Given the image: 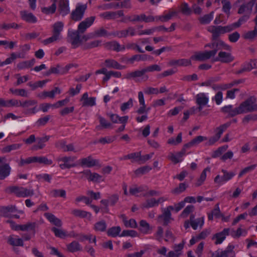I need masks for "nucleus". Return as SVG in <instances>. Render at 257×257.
Here are the masks:
<instances>
[{
    "instance_id": "f257e3e1",
    "label": "nucleus",
    "mask_w": 257,
    "mask_h": 257,
    "mask_svg": "<svg viewBox=\"0 0 257 257\" xmlns=\"http://www.w3.org/2000/svg\"><path fill=\"white\" fill-rule=\"evenodd\" d=\"M256 99L254 97H250L245 100L242 101L237 106L239 114L246 113L255 111L254 102Z\"/></svg>"
},
{
    "instance_id": "f03ea898",
    "label": "nucleus",
    "mask_w": 257,
    "mask_h": 257,
    "mask_svg": "<svg viewBox=\"0 0 257 257\" xmlns=\"http://www.w3.org/2000/svg\"><path fill=\"white\" fill-rule=\"evenodd\" d=\"M8 190L19 197H28L32 196L34 194L33 189L22 187L11 186L8 188Z\"/></svg>"
},
{
    "instance_id": "7ed1b4c3",
    "label": "nucleus",
    "mask_w": 257,
    "mask_h": 257,
    "mask_svg": "<svg viewBox=\"0 0 257 257\" xmlns=\"http://www.w3.org/2000/svg\"><path fill=\"white\" fill-rule=\"evenodd\" d=\"M222 175H217L214 179V183L218 186H221L231 180L235 175V173L233 172H228L224 169L221 170Z\"/></svg>"
},
{
    "instance_id": "20e7f679",
    "label": "nucleus",
    "mask_w": 257,
    "mask_h": 257,
    "mask_svg": "<svg viewBox=\"0 0 257 257\" xmlns=\"http://www.w3.org/2000/svg\"><path fill=\"white\" fill-rule=\"evenodd\" d=\"M217 49L211 51H205L203 52H197L191 57L192 60L203 61L214 56L217 53Z\"/></svg>"
},
{
    "instance_id": "39448f33",
    "label": "nucleus",
    "mask_w": 257,
    "mask_h": 257,
    "mask_svg": "<svg viewBox=\"0 0 257 257\" xmlns=\"http://www.w3.org/2000/svg\"><path fill=\"white\" fill-rule=\"evenodd\" d=\"M233 249V245H229L224 250L218 249L213 252L210 257H233L235 255Z\"/></svg>"
},
{
    "instance_id": "423d86ee",
    "label": "nucleus",
    "mask_w": 257,
    "mask_h": 257,
    "mask_svg": "<svg viewBox=\"0 0 257 257\" xmlns=\"http://www.w3.org/2000/svg\"><path fill=\"white\" fill-rule=\"evenodd\" d=\"M86 8L85 5L78 4L75 9L72 12L71 14L72 19L75 21L81 20L83 17Z\"/></svg>"
},
{
    "instance_id": "0eeeda50",
    "label": "nucleus",
    "mask_w": 257,
    "mask_h": 257,
    "mask_svg": "<svg viewBox=\"0 0 257 257\" xmlns=\"http://www.w3.org/2000/svg\"><path fill=\"white\" fill-rule=\"evenodd\" d=\"M207 31L212 35L213 40L216 39L220 34L228 33L227 27L226 26H210L207 27Z\"/></svg>"
},
{
    "instance_id": "6e6552de",
    "label": "nucleus",
    "mask_w": 257,
    "mask_h": 257,
    "mask_svg": "<svg viewBox=\"0 0 257 257\" xmlns=\"http://www.w3.org/2000/svg\"><path fill=\"white\" fill-rule=\"evenodd\" d=\"M184 244V241L179 244H174L173 247V250L169 251L166 255V257H180L182 256Z\"/></svg>"
},
{
    "instance_id": "1a4fd4ad",
    "label": "nucleus",
    "mask_w": 257,
    "mask_h": 257,
    "mask_svg": "<svg viewBox=\"0 0 257 257\" xmlns=\"http://www.w3.org/2000/svg\"><path fill=\"white\" fill-rule=\"evenodd\" d=\"M255 3V1L254 0H251L241 5L238 10V13L239 14L250 16Z\"/></svg>"
},
{
    "instance_id": "9d476101",
    "label": "nucleus",
    "mask_w": 257,
    "mask_h": 257,
    "mask_svg": "<svg viewBox=\"0 0 257 257\" xmlns=\"http://www.w3.org/2000/svg\"><path fill=\"white\" fill-rule=\"evenodd\" d=\"M230 229L229 228H224L222 231L215 233L212 237L215 240V244H221L225 239L226 236L229 234Z\"/></svg>"
},
{
    "instance_id": "9b49d317",
    "label": "nucleus",
    "mask_w": 257,
    "mask_h": 257,
    "mask_svg": "<svg viewBox=\"0 0 257 257\" xmlns=\"http://www.w3.org/2000/svg\"><path fill=\"white\" fill-rule=\"evenodd\" d=\"M95 19L94 16H91L85 19L84 21H82L78 26L77 30L80 33H83L85 31L89 28L94 23Z\"/></svg>"
},
{
    "instance_id": "f8f14e48",
    "label": "nucleus",
    "mask_w": 257,
    "mask_h": 257,
    "mask_svg": "<svg viewBox=\"0 0 257 257\" xmlns=\"http://www.w3.org/2000/svg\"><path fill=\"white\" fill-rule=\"evenodd\" d=\"M174 210L173 206H169L166 208H164L162 214L159 215V218L163 219L164 225H167L172 219L171 211Z\"/></svg>"
},
{
    "instance_id": "ddd939ff",
    "label": "nucleus",
    "mask_w": 257,
    "mask_h": 257,
    "mask_svg": "<svg viewBox=\"0 0 257 257\" xmlns=\"http://www.w3.org/2000/svg\"><path fill=\"white\" fill-rule=\"evenodd\" d=\"M101 18L106 20H114L120 17L124 16L123 12L119 10L117 12H106L99 15Z\"/></svg>"
},
{
    "instance_id": "4468645a",
    "label": "nucleus",
    "mask_w": 257,
    "mask_h": 257,
    "mask_svg": "<svg viewBox=\"0 0 257 257\" xmlns=\"http://www.w3.org/2000/svg\"><path fill=\"white\" fill-rule=\"evenodd\" d=\"M190 225L194 230H197L198 228H202L204 223V217H201L195 219V215L191 214L190 217Z\"/></svg>"
},
{
    "instance_id": "2eb2a0df",
    "label": "nucleus",
    "mask_w": 257,
    "mask_h": 257,
    "mask_svg": "<svg viewBox=\"0 0 257 257\" xmlns=\"http://www.w3.org/2000/svg\"><path fill=\"white\" fill-rule=\"evenodd\" d=\"M75 160V158L74 157H64L58 159V161H62L64 162V163L60 164L59 167L62 169L75 167V165L73 163Z\"/></svg>"
},
{
    "instance_id": "dca6fc26",
    "label": "nucleus",
    "mask_w": 257,
    "mask_h": 257,
    "mask_svg": "<svg viewBox=\"0 0 257 257\" xmlns=\"http://www.w3.org/2000/svg\"><path fill=\"white\" fill-rule=\"evenodd\" d=\"M233 57L230 53L220 51L218 56L213 59V61H220L222 63H229L232 61Z\"/></svg>"
},
{
    "instance_id": "f3484780",
    "label": "nucleus",
    "mask_w": 257,
    "mask_h": 257,
    "mask_svg": "<svg viewBox=\"0 0 257 257\" xmlns=\"http://www.w3.org/2000/svg\"><path fill=\"white\" fill-rule=\"evenodd\" d=\"M80 33L78 30L74 31H69L68 36L70 39V42L73 48H77L80 43L79 34Z\"/></svg>"
},
{
    "instance_id": "a211bd4d",
    "label": "nucleus",
    "mask_w": 257,
    "mask_h": 257,
    "mask_svg": "<svg viewBox=\"0 0 257 257\" xmlns=\"http://www.w3.org/2000/svg\"><path fill=\"white\" fill-rule=\"evenodd\" d=\"M58 11L63 16H66L70 12L68 0H60L58 4Z\"/></svg>"
},
{
    "instance_id": "6ab92c4d",
    "label": "nucleus",
    "mask_w": 257,
    "mask_h": 257,
    "mask_svg": "<svg viewBox=\"0 0 257 257\" xmlns=\"http://www.w3.org/2000/svg\"><path fill=\"white\" fill-rule=\"evenodd\" d=\"M221 111L227 114L229 117H233L239 114L237 107H233V105L231 104L222 107Z\"/></svg>"
},
{
    "instance_id": "aec40b11",
    "label": "nucleus",
    "mask_w": 257,
    "mask_h": 257,
    "mask_svg": "<svg viewBox=\"0 0 257 257\" xmlns=\"http://www.w3.org/2000/svg\"><path fill=\"white\" fill-rule=\"evenodd\" d=\"M208 47L211 49H217V51L221 48H223L225 50H229L230 49V47L224 43V42H223L221 40H218L216 42H213L211 44H208L205 46V47Z\"/></svg>"
},
{
    "instance_id": "412c9836",
    "label": "nucleus",
    "mask_w": 257,
    "mask_h": 257,
    "mask_svg": "<svg viewBox=\"0 0 257 257\" xmlns=\"http://www.w3.org/2000/svg\"><path fill=\"white\" fill-rule=\"evenodd\" d=\"M20 15L22 19L29 23H35L37 21V18L31 13L26 11L20 12Z\"/></svg>"
},
{
    "instance_id": "4be33fe9",
    "label": "nucleus",
    "mask_w": 257,
    "mask_h": 257,
    "mask_svg": "<svg viewBox=\"0 0 257 257\" xmlns=\"http://www.w3.org/2000/svg\"><path fill=\"white\" fill-rule=\"evenodd\" d=\"M80 164L82 166L90 168L97 165L98 161L93 159L91 156H88L81 159Z\"/></svg>"
},
{
    "instance_id": "5701e85b",
    "label": "nucleus",
    "mask_w": 257,
    "mask_h": 257,
    "mask_svg": "<svg viewBox=\"0 0 257 257\" xmlns=\"http://www.w3.org/2000/svg\"><path fill=\"white\" fill-rule=\"evenodd\" d=\"M186 154H185V153H184L181 150L180 152H178L176 154H174L172 153H170L168 156V158L174 164H177L182 161V158Z\"/></svg>"
},
{
    "instance_id": "b1692460",
    "label": "nucleus",
    "mask_w": 257,
    "mask_h": 257,
    "mask_svg": "<svg viewBox=\"0 0 257 257\" xmlns=\"http://www.w3.org/2000/svg\"><path fill=\"white\" fill-rule=\"evenodd\" d=\"M8 242L12 246H23L24 245L23 240L15 235H11L8 237Z\"/></svg>"
},
{
    "instance_id": "393cba45",
    "label": "nucleus",
    "mask_w": 257,
    "mask_h": 257,
    "mask_svg": "<svg viewBox=\"0 0 257 257\" xmlns=\"http://www.w3.org/2000/svg\"><path fill=\"white\" fill-rule=\"evenodd\" d=\"M191 58L190 59L172 60L169 62V65L171 66H188L191 64Z\"/></svg>"
},
{
    "instance_id": "a878e982",
    "label": "nucleus",
    "mask_w": 257,
    "mask_h": 257,
    "mask_svg": "<svg viewBox=\"0 0 257 257\" xmlns=\"http://www.w3.org/2000/svg\"><path fill=\"white\" fill-rule=\"evenodd\" d=\"M11 171V168L8 164L0 165V180H4L8 177Z\"/></svg>"
},
{
    "instance_id": "bb28decb",
    "label": "nucleus",
    "mask_w": 257,
    "mask_h": 257,
    "mask_svg": "<svg viewBox=\"0 0 257 257\" xmlns=\"http://www.w3.org/2000/svg\"><path fill=\"white\" fill-rule=\"evenodd\" d=\"M105 46L108 49L116 51L117 52L121 51L125 49L124 46L120 45L116 41H112L107 43L105 44Z\"/></svg>"
},
{
    "instance_id": "cd10ccee",
    "label": "nucleus",
    "mask_w": 257,
    "mask_h": 257,
    "mask_svg": "<svg viewBox=\"0 0 257 257\" xmlns=\"http://www.w3.org/2000/svg\"><path fill=\"white\" fill-rule=\"evenodd\" d=\"M105 66L109 68H114L116 69L121 70L124 68V66L119 64L115 60L107 59L105 60Z\"/></svg>"
},
{
    "instance_id": "c85d7f7f",
    "label": "nucleus",
    "mask_w": 257,
    "mask_h": 257,
    "mask_svg": "<svg viewBox=\"0 0 257 257\" xmlns=\"http://www.w3.org/2000/svg\"><path fill=\"white\" fill-rule=\"evenodd\" d=\"M35 63V59H32L29 61H24L19 62L17 65V68L19 70H23L32 67Z\"/></svg>"
},
{
    "instance_id": "c756f323",
    "label": "nucleus",
    "mask_w": 257,
    "mask_h": 257,
    "mask_svg": "<svg viewBox=\"0 0 257 257\" xmlns=\"http://www.w3.org/2000/svg\"><path fill=\"white\" fill-rule=\"evenodd\" d=\"M45 217L54 225L61 227L62 225V222L60 219L56 217L54 215L50 213H45L44 214Z\"/></svg>"
},
{
    "instance_id": "7c9ffc66",
    "label": "nucleus",
    "mask_w": 257,
    "mask_h": 257,
    "mask_svg": "<svg viewBox=\"0 0 257 257\" xmlns=\"http://www.w3.org/2000/svg\"><path fill=\"white\" fill-rule=\"evenodd\" d=\"M148 190L147 186L133 185L130 188L129 193L132 195L138 196V194Z\"/></svg>"
},
{
    "instance_id": "2f4dec72",
    "label": "nucleus",
    "mask_w": 257,
    "mask_h": 257,
    "mask_svg": "<svg viewBox=\"0 0 257 257\" xmlns=\"http://www.w3.org/2000/svg\"><path fill=\"white\" fill-rule=\"evenodd\" d=\"M140 231L144 234L150 233L152 230V227L145 220H142L140 222Z\"/></svg>"
},
{
    "instance_id": "473e14b6",
    "label": "nucleus",
    "mask_w": 257,
    "mask_h": 257,
    "mask_svg": "<svg viewBox=\"0 0 257 257\" xmlns=\"http://www.w3.org/2000/svg\"><path fill=\"white\" fill-rule=\"evenodd\" d=\"M67 250L71 252H74L82 250V246L76 241H73L67 245Z\"/></svg>"
},
{
    "instance_id": "72a5a7b5",
    "label": "nucleus",
    "mask_w": 257,
    "mask_h": 257,
    "mask_svg": "<svg viewBox=\"0 0 257 257\" xmlns=\"http://www.w3.org/2000/svg\"><path fill=\"white\" fill-rule=\"evenodd\" d=\"M53 34L57 35L61 38V32L62 31L64 27L63 22L59 21L54 24L53 25Z\"/></svg>"
},
{
    "instance_id": "f704fd0d",
    "label": "nucleus",
    "mask_w": 257,
    "mask_h": 257,
    "mask_svg": "<svg viewBox=\"0 0 257 257\" xmlns=\"http://www.w3.org/2000/svg\"><path fill=\"white\" fill-rule=\"evenodd\" d=\"M71 213L76 217L81 218L88 217L90 218L91 217L90 213L80 209H73L72 210Z\"/></svg>"
},
{
    "instance_id": "c9c22d12",
    "label": "nucleus",
    "mask_w": 257,
    "mask_h": 257,
    "mask_svg": "<svg viewBox=\"0 0 257 257\" xmlns=\"http://www.w3.org/2000/svg\"><path fill=\"white\" fill-rule=\"evenodd\" d=\"M196 103L198 105H206L209 101L208 97L204 93H200L196 96Z\"/></svg>"
},
{
    "instance_id": "e433bc0d",
    "label": "nucleus",
    "mask_w": 257,
    "mask_h": 257,
    "mask_svg": "<svg viewBox=\"0 0 257 257\" xmlns=\"http://www.w3.org/2000/svg\"><path fill=\"white\" fill-rule=\"evenodd\" d=\"M176 14V11H169L164 15L156 17V21L159 20L162 22H167Z\"/></svg>"
},
{
    "instance_id": "4c0bfd02",
    "label": "nucleus",
    "mask_w": 257,
    "mask_h": 257,
    "mask_svg": "<svg viewBox=\"0 0 257 257\" xmlns=\"http://www.w3.org/2000/svg\"><path fill=\"white\" fill-rule=\"evenodd\" d=\"M210 172V168L209 167H207L205 168L203 171L202 172L199 178L197 179L196 182V186H200L205 181L206 178L207 176V172Z\"/></svg>"
},
{
    "instance_id": "58836bf2",
    "label": "nucleus",
    "mask_w": 257,
    "mask_h": 257,
    "mask_svg": "<svg viewBox=\"0 0 257 257\" xmlns=\"http://www.w3.org/2000/svg\"><path fill=\"white\" fill-rule=\"evenodd\" d=\"M106 228L107 224L104 220L96 222L93 226V229L96 232H104L106 230Z\"/></svg>"
},
{
    "instance_id": "ea45409f",
    "label": "nucleus",
    "mask_w": 257,
    "mask_h": 257,
    "mask_svg": "<svg viewBox=\"0 0 257 257\" xmlns=\"http://www.w3.org/2000/svg\"><path fill=\"white\" fill-rule=\"evenodd\" d=\"M37 226V223L35 222H29L25 224H22V231H32L35 234Z\"/></svg>"
},
{
    "instance_id": "a19ab883",
    "label": "nucleus",
    "mask_w": 257,
    "mask_h": 257,
    "mask_svg": "<svg viewBox=\"0 0 257 257\" xmlns=\"http://www.w3.org/2000/svg\"><path fill=\"white\" fill-rule=\"evenodd\" d=\"M34 163H38L40 164L44 165H50L52 164L53 161L51 160L48 159L46 157H34Z\"/></svg>"
},
{
    "instance_id": "79ce46f5",
    "label": "nucleus",
    "mask_w": 257,
    "mask_h": 257,
    "mask_svg": "<svg viewBox=\"0 0 257 257\" xmlns=\"http://www.w3.org/2000/svg\"><path fill=\"white\" fill-rule=\"evenodd\" d=\"M51 230L57 237H59L60 238H65L67 237V232L62 228L52 227Z\"/></svg>"
},
{
    "instance_id": "37998d69",
    "label": "nucleus",
    "mask_w": 257,
    "mask_h": 257,
    "mask_svg": "<svg viewBox=\"0 0 257 257\" xmlns=\"http://www.w3.org/2000/svg\"><path fill=\"white\" fill-rule=\"evenodd\" d=\"M49 139V136H46L43 138H39L37 139V145L33 146V149L37 150L38 149H41L45 146V143L47 142Z\"/></svg>"
},
{
    "instance_id": "c03bdc74",
    "label": "nucleus",
    "mask_w": 257,
    "mask_h": 257,
    "mask_svg": "<svg viewBox=\"0 0 257 257\" xmlns=\"http://www.w3.org/2000/svg\"><path fill=\"white\" fill-rule=\"evenodd\" d=\"M121 228L120 227L117 226H114L108 229L107 233V235L109 236L112 237H115L117 236H119L120 232L121 231Z\"/></svg>"
},
{
    "instance_id": "a18cd8bd",
    "label": "nucleus",
    "mask_w": 257,
    "mask_h": 257,
    "mask_svg": "<svg viewBox=\"0 0 257 257\" xmlns=\"http://www.w3.org/2000/svg\"><path fill=\"white\" fill-rule=\"evenodd\" d=\"M230 124L231 122H227L217 127L215 131L216 133L215 135L220 139L223 133L230 125Z\"/></svg>"
},
{
    "instance_id": "49530a36",
    "label": "nucleus",
    "mask_w": 257,
    "mask_h": 257,
    "mask_svg": "<svg viewBox=\"0 0 257 257\" xmlns=\"http://www.w3.org/2000/svg\"><path fill=\"white\" fill-rule=\"evenodd\" d=\"M122 217L123 222L126 227H130L133 228H136L137 227V223L135 219H131L129 220H127L124 215H122Z\"/></svg>"
},
{
    "instance_id": "de8ad7c7",
    "label": "nucleus",
    "mask_w": 257,
    "mask_h": 257,
    "mask_svg": "<svg viewBox=\"0 0 257 257\" xmlns=\"http://www.w3.org/2000/svg\"><path fill=\"white\" fill-rule=\"evenodd\" d=\"M139 16L137 15H127L123 16L121 22L122 23H127L128 22H139Z\"/></svg>"
},
{
    "instance_id": "09e8293b",
    "label": "nucleus",
    "mask_w": 257,
    "mask_h": 257,
    "mask_svg": "<svg viewBox=\"0 0 257 257\" xmlns=\"http://www.w3.org/2000/svg\"><path fill=\"white\" fill-rule=\"evenodd\" d=\"M56 10V3H53L51 6L41 8L42 12L46 15L54 14Z\"/></svg>"
},
{
    "instance_id": "8fccbe9b",
    "label": "nucleus",
    "mask_w": 257,
    "mask_h": 257,
    "mask_svg": "<svg viewBox=\"0 0 257 257\" xmlns=\"http://www.w3.org/2000/svg\"><path fill=\"white\" fill-rule=\"evenodd\" d=\"M21 147V145L19 144H14L11 145L6 146L1 150L3 153H9L12 151L18 150Z\"/></svg>"
},
{
    "instance_id": "3c124183",
    "label": "nucleus",
    "mask_w": 257,
    "mask_h": 257,
    "mask_svg": "<svg viewBox=\"0 0 257 257\" xmlns=\"http://www.w3.org/2000/svg\"><path fill=\"white\" fill-rule=\"evenodd\" d=\"M133 105L134 99L130 98L127 102H123L121 104L120 108L122 112H124L125 111L132 107Z\"/></svg>"
},
{
    "instance_id": "603ef678",
    "label": "nucleus",
    "mask_w": 257,
    "mask_h": 257,
    "mask_svg": "<svg viewBox=\"0 0 257 257\" xmlns=\"http://www.w3.org/2000/svg\"><path fill=\"white\" fill-rule=\"evenodd\" d=\"M10 91L13 94L19 95L22 97H28V93L24 89H14L11 88Z\"/></svg>"
},
{
    "instance_id": "864d4df0",
    "label": "nucleus",
    "mask_w": 257,
    "mask_h": 257,
    "mask_svg": "<svg viewBox=\"0 0 257 257\" xmlns=\"http://www.w3.org/2000/svg\"><path fill=\"white\" fill-rule=\"evenodd\" d=\"M101 43L100 40H94L84 44V47L85 49H89L98 47Z\"/></svg>"
},
{
    "instance_id": "5fc2aeb1",
    "label": "nucleus",
    "mask_w": 257,
    "mask_h": 257,
    "mask_svg": "<svg viewBox=\"0 0 257 257\" xmlns=\"http://www.w3.org/2000/svg\"><path fill=\"white\" fill-rule=\"evenodd\" d=\"M257 37V26L254 27L253 31H248L245 33L243 37L245 39L251 40Z\"/></svg>"
},
{
    "instance_id": "6e6d98bb",
    "label": "nucleus",
    "mask_w": 257,
    "mask_h": 257,
    "mask_svg": "<svg viewBox=\"0 0 257 257\" xmlns=\"http://www.w3.org/2000/svg\"><path fill=\"white\" fill-rule=\"evenodd\" d=\"M213 18V12L210 13L209 14L206 15L199 19V21L201 24H207L209 23Z\"/></svg>"
},
{
    "instance_id": "4d7b16f0",
    "label": "nucleus",
    "mask_w": 257,
    "mask_h": 257,
    "mask_svg": "<svg viewBox=\"0 0 257 257\" xmlns=\"http://www.w3.org/2000/svg\"><path fill=\"white\" fill-rule=\"evenodd\" d=\"M37 104V101L35 100H27L24 101H21L20 106L24 108H28L30 106H33Z\"/></svg>"
},
{
    "instance_id": "13d9d810",
    "label": "nucleus",
    "mask_w": 257,
    "mask_h": 257,
    "mask_svg": "<svg viewBox=\"0 0 257 257\" xmlns=\"http://www.w3.org/2000/svg\"><path fill=\"white\" fill-rule=\"evenodd\" d=\"M103 180L102 177L96 173H90V177H89V181L93 182H100Z\"/></svg>"
},
{
    "instance_id": "bf43d9fd",
    "label": "nucleus",
    "mask_w": 257,
    "mask_h": 257,
    "mask_svg": "<svg viewBox=\"0 0 257 257\" xmlns=\"http://www.w3.org/2000/svg\"><path fill=\"white\" fill-rule=\"evenodd\" d=\"M194 210V206L192 205H188L182 212L181 216L183 218L187 217L189 214Z\"/></svg>"
},
{
    "instance_id": "052dcab7",
    "label": "nucleus",
    "mask_w": 257,
    "mask_h": 257,
    "mask_svg": "<svg viewBox=\"0 0 257 257\" xmlns=\"http://www.w3.org/2000/svg\"><path fill=\"white\" fill-rule=\"evenodd\" d=\"M182 142V133H180L176 139L173 138H171L168 140V144L172 145H177L178 144L181 143Z\"/></svg>"
},
{
    "instance_id": "680f3d73",
    "label": "nucleus",
    "mask_w": 257,
    "mask_h": 257,
    "mask_svg": "<svg viewBox=\"0 0 257 257\" xmlns=\"http://www.w3.org/2000/svg\"><path fill=\"white\" fill-rule=\"evenodd\" d=\"M252 69L249 62H245L241 65V68L236 72V73L239 74L245 72L250 71Z\"/></svg>"
},
{
    "instance_id": "e2e57ef3",
    "label": "nucleus",
    "mask_w": 257,
    "mask_h": 257,
    "mask_svg": "<svg viewBox=\"0 0 257 257\" xmlns=\"http://www.w3.org/2000/svg\"><path fill=\"white\" fill-rule=\"evenodd\" d=\"M222 11L226 14H229L231 6L229 0H222Z\"/></svg>"
},
{
    "instance_id": "0e129e2a",
    "label": "nucleus",
    "mask_w": 257,
    "mask_h": 257,
    "mask_svg": "<svg viewBox=\"0 0 257 257\" xmlns=\"http://www.w3.org/2000/svg\"><path fill=\"white\" fill-rule=\"evenodd\" d=\"M52 195L54 197H66V191L63 189L53 190L51 192Z\"/></svg>"
},
{
    "instance_id": "69168bd1",
    "label": "nucleus",
    "mask_w": 257,
    "mask_h": 257,
    "mask_svg": "<svg viewBox=\"0 0 257 257\" xmlns=\"http://www.w3.org/2000/svg\"><path fill=\"white\" fill-rule=\"evenodd\" d=\"M138 236V232L134 230H124L119 235L120 237L131 236L136 237Z\"/></svg>"
},
{
    "instance_id": "338daca9",
    "label": "nucleus",
    "mask_w": 257,
    "mask_h": 257,
    "mask_svg": "<svg viewBox=\"0 0 257 257\" xmlns=\"http://www.w3.org/2000/svg\"><path fill=\"white\" fill-rule=\"evenodd\" d=\"M247 234V231L245 229L238 228L236 231H233L231 235L234 237H239L240 236H245Z\"/></svg>"
},
{
    "instance_id": "774afa93",
    "label": "nucleus",
    "mask_w": 257,
    "mask_h": 257,
    "mask_svg": "<svg viewBox=\"0 0 257 257\" xmlns=\"http://www.w3.org/2000/svg\"><path fill=\"white\" fill-rule=\"evenodd\" d=\"M186 185L184 183H180L178 187L174 188L171 191V193L175 194H180L185 190Z\"/></svg>"
}]
</instances>
